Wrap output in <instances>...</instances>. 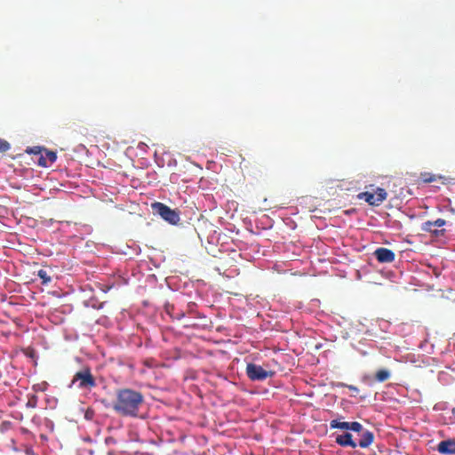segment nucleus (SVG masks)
Masks as SVG:
<instances>
[{
  "label": "nucleus",
  "mask_w": 455,
  "mask_h": 455,
  "mask_svg": "<svg viewBox=\"0 0 455 455\" xmlns=\"http://www.w3.org/2000/svg\"><path fill=\"white\" fill-rule=\"evenodd\" d=\"M26 152L32 155V160L38 166L50 167L57 159V154L53 150H49L44 147L36 146L28 148Z\"/></svg>",
  "instance_id": "obj_2"
},
{
  "label": "nucleus",
  "mask_w": 455,
  "mask_h": 455,
  "mask_svg": "<svg viewBox=\"0 0 455 455\" xmlns=\"http://www.w3.org/2000/svg\"><path fill=\"white\" fill-rule=\"evenodd\" d=\"M76 385L79 389L92 390L96 387V380L89 368H84L77 371L69 385V387Z\"/></svg>",
  "instance_id": "obj_3"
},
{
  "label": "nucleus",
  "mask_w": 455,
  "mask_h": 455,
  "mask_svg": "<svg viewBox=\"0 0 455 455\" xmlns=\"http://www.w3.org/2000/svg\"><path fill=\"white\" fill-rule=\"evenodd\" d=\"M419 179L424 183H431L436 180H442V183H444V180H446L442 175H435L431 172H424L419 174Z\"/></svg>",
  "instance_id": "obj_12"
},
{
  "label": "nucleus",
  "mask_w": 455,
  "mask_h": 455,
  "mask_svg": "<svg viewBox=\"0 0 455 455\" xmlns=\"http://www.w3.org/2000/svg\"><path fill=\"white\" fill-rule=\"evenodd\" d=\"M246 374L251 380H265L273 375L272 371L264 370L260 365L248 363L246 366Z\"/></svg>",
  "instance_id": "obj_6"
},
{
  "label": "nucleus",
  "mask_w": 455,
  "mask_h": 455,
  "mask_svg": "<svg viewBox=\"0 0 455 455\" xmlns=\"http://www.w3.org/2000/svg\"><path fill=\"white\" fill-rule=\"evenodd\" d=\"M437 451L439 453L444 455L455 454V440L448 439L440 442L437 445Z\"/></svg>",
  "instance_id": "obj_9"
},
{
  "label": "nucleus",
  "mask_w": 455,
  "mask_h": 455,
  "mask_svg": "<svg viewBox=\"0 0 455 455\" xmlns=\"http://www.w3.org/2000/svg\"><path fill=\"white\" fill-rule=\"evenodd\" d=\"M3 142H7V141L4 140H0V143H3Z\"/></svg>",
  "instance_id": "obj_22"
},
{
  "label": "nucleus",
  "mask_w": 455,
  "mask_h": 455,
  "mask_svg": "<svg viewBox=\"0 0 455 455\" xmlns=\"http://www.w3.org/2000/svg\"><path fill=\"white\" fill-rule=\"evenodd\" d=\"M387 192L384 188H378L375 192H362L359 193L357 197L361 200H364L370 205L379 206L387 199Z\"/></svg>",
  "instance_id": "obj_5"
},
{
  "label": "nucleus",
  "mask_w": 455,
  "mask_h": 455,
  "mask_svg": "<svg viewBox=\"0 0 455 455\" xmlns=\"http://www.w3.org/2000/svg\"><path fill=\"white\" fill-rule=\"evenodd\" d=\"M151 208L154 213L158 214L162 219L172 225H176L180 220L179 212L171 209L169 206L163 203L155 202L151 204Z\"/></svg>",
  "instance_id": "obj_4"
},
{
  "label": "nucleus",
  "mask_w": 455,
  "mask_h": 455,
  "mask_svg": "<svg viewBox=\"0 0 455 455\" xmlns=\"http://www.w3.org/2000/svg\"><path fill=\"white\" fill-rule=\"evenodd\" d=\"M373 254L379 263H391L395 259V252L384 247L376 249Z\"/></svg>",
  "instance_id": "obj_7"
},
{
  "label": "nucleus",
  "mask_w": 455,
  "mask_h": 455,
  "mask_svg": "<svg viewBox=\"0 0 455 455\" xmlns=\"http://www.w3.org/2000/svg\"><path fill=\"white\" fill-rule=\"evenodd\" d=\"M374 442V434L370 430H364L361 434V439L357 445L361 448H368Z\"/></svg>",
  "instance_id": "obj_11"
},
{
  "label": "nucleus",
  "mask_w": 455,
  "mask_h": 455,
  "mask_svg": "<svg viewBox=\"0 0 455 455\" xmlns=\"http://www.w3.org/2000/svg\"><path fill=\"white\" fill-rule=\"evenodd\" d=\"M445 224H446V221L443 219H437L435 221L428 220V221H426L425 223H423L422 230L425 232H429L436 237L441 236V235H444V229L431 230V228H434V227L441 228V227L444 226Z\"/></svg>",
  "instance_id": "obj_8"
},
{
  "label": "nucleus",
  "mask_w": 455,
  "mask_h": 455,
  "mask_svg": "<svg viewBox=\"0 0 455 455\" xmlns=\"http://www.w3.org/2000/svg\"><path fill=\"white\" fill-rule=\"evenodd\" d=\"M336 443L342 447H352L355 448L357 443L353 440L352 435L350 433H344L342 435H339L335 438Z\"/></svg>",
  "instance_id": "obj_10"
},
{
  "label": "nucleus",
  "mask_w": 455,
  "mask_h": 455,
  "mask_svg": "<svg viewBox=\"0 0 455 455\" xmlns=\"http://www.w3.org/2000/svg\"><path fill=\"white\" fill-rule=\"evenodd\" d=\"M349 423L347 421H339L338 419H333L330 422V427L334 428H339V429H346L348 430L349 428Z\"/></svg>",
  "instance_id": "obj_14"
},
{
  "label": "nucleus",
  "mask_w": 455,
  "mask_h": 455,
  "mask_svg": "<svg viewBox=\"0 0 455 455\" xmlns=\"http://www.w3.org/2000/svg\"><path fill=\"white\" fill-rule=\"evenodd\" d=\"M451 413L455 417V407L451 409Z\"/></svg>",
  "instance_id": "obj_21"
},
{
  "label": "nucleus",
  "mask_w": 455,
  "mask_h": 455,
  "mask_svg": "<svg viewBox=\"0 0 455 455\" xmlns=\"http://www.w3.org/2000/svg\"><path fill=\"white\" fill-rule=\"evenodd\" d=\"M10 148V144H0V153H4Z\"/></svg>",
  "instance_id": "obj_20"
},
{
  "label": "nucleus",
  "mask_w": 455,
  "mask_h": 455,
  "mask_svg": "<svg viewBox=\"0 0 455 455\" xmlns=\"http://www.w3.org/2000/svg\"><path fill=\"white\" fill-rule=\"evenodd\" d=\"M27 406L35 408L36 406V396H33L31 399L28 400L27 403Z\"/></svg>",
  "instance_id": "obj_18"
},
{
  "label": "nucleus",
  "mask_w": 455,
  "mask_h": 455,
  "mask_svg": "<svg viewBox=\"0 0 455 455\" xmlns=\"http://www.w3.org/2000/svg\"><path fill=\"white\" fill-rule=\"evenodd\" d=\"M145 403L141 392L124 387L117 389L113 402V410L122 417L138 418Z\"/></svg>",
  "instance_id": "obj_1"
},
{
  "label": "nucleus",
  "mask_w": 455,
  "mask_h": 455,
  "mask_svg": "<svg viewBox=\"0 0 455 455\" xmlns=\"http://www.w3.org/2000/svg\"><path fill=\"white\" fill-rule=\"evenodd\" d=\"M391 376L390 371L387 369H380L376 371L375 373V379L378 382H385L387 381Z\"/></svg>",
  "instance_id": "obj_13"
},
{
  "label": "nucleus",
  "mask_w": 455,
  "mask_h": 455,
  "mask_svg": "<svg viewBox=\"0 0 455 455\" xmlns=\"http://www.w3.org/2000/svg\"><path fill=\"white\" fill-rule=\"evenodd\" d=\"M37 275L39 276V278L42 280V284L43 285H47L51 281H52V278L51 276L49 275V274L47 273L46 270L44 269H40L38 272H37Z\"/></svg>",
  "instance_id": "obj_15"
},
{
  "label": "nucleus",
  "mask_w": 455,
  "mask_h": 455,
  "mask_svg": "<svg viewBox=\"0 0 455 455\" xmlns=\"http://www.w3.org/2000/svg\"><path fill=\"white\" fill-rule=\"evenodd\" d=\"M348 430H352L356 433H362L364 431L363 425L357 421L350 422Z\"/></svg>",
  "instance_id": "obj_16"
},
{
  "label": "nucleus",
  "mask_w": 455,
  "mask_h": 455,
  "mask_svg": "<svg viewBox=\"0 0 455 455\" xmlns=\"http://www.w3.org/2000/svg\"><path fill=\"white\" fill-rule=\"evenodd\" d=\"M168 313L171 315V316L172 318L177 319V320H180L185 315V314L183 312H181V311L180 312H176V313H173V314H172L170 312H168Z\"/></svg>",
  "instance_id": "obj_17"
},
{
  "label": "nucleus",
  "mask_w": 455,
  "mask_h": 455,
  "mask_svg": "<svg viewBox=\"0 0 455 455\" xmlns=\"http://www.w3.org/2000/svg\"><path fill=\"white\" fill-rule=\"evenodd\" d=\"M342 386L344 387H347L349 390L355 392V393H359V389L357 387L355 386H353V385H345V384H342Z\"/></svg>",
  "instance_id": "obj_19"
}]
</instances>
